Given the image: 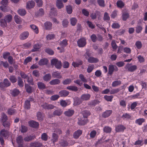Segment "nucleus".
Wrapping results in <instances>:
<instances>
[{
  "mask_svg": "<svg viewBox=\"0 0 147 147\" xmlns=\"http://www.w3.org/2000/svg\"><path fill=\"white\" fill-rule=\"evenodd\" d=\"M25 87L26 92L28 93H30L32 92V87L29 86L28 84H25Z\"/></svg>",
  "mask_w": 147,
  "mask_h": 147,
  "instance_id": "obj_27",
  "label": "nucleus"
},
{
  "mask_svg": "<svg viewBox=\"0 0 147 147\" xmlns=\"http://www.w3.org/2000/svg\"><path fill=\"white\" fill-rule=\"evenodd\" d=\"M59 142L60 146L62 147L67 146H68L69 144V143L67 140L63 139L60 140Z\"/></svg>",
  "mask_w": 147,
  "mask_h": 147,
  "instance_id": "obj_19",
  "label": "nucleus"
},
{
  "mask_svg": "<svg viewBox=\"0 0 147 147\" xmlns=\"http://www.w3.org/2000/svg\"><path fill=\"white\" fill-rule=\"evenodd\" d=\"M90 97V95L88 94L82 95L81 96V98L83 100H87L89 99Z\"/></svg>",
  "mask_w": 147,
  "mask_h": 147,
  "instance_id": "obj_28",
  "label": "nucleus"
},
{
  "mask_svg": "<svg viewBox=\"0 0 147 147\" xmlns=\"http://www.w3.org/2000/svg\"><path fill=\"white\" fill-rule=\"evenodd\" d=\"M70 23L72 26H74L76 24L77 20V19L75 18H72L70 20Z\"/></svg>",
  "mask_w": 147,
  "mask_h": 147,
  "instance_id": "obj_49",
  "label": "nucleus"
},
{
  "mask_svg": "<svg viewBox=\"0 0 147 147\" xmlns=\"http://www.w3.org/2000/svg\"><path fill=\"white\" fill-rule=\"evenodd\" d=\"M36 117L37 119L40 121H42L43 120L44 116L40 112H38L36 113Z\"/></svg>",
  "mask_w": 147,
  "mask_h": 147,
  "instance_id": "obj_16",
  "label": "nucleus"
},
{
  "mask_svg": "<svg viewBox=\"0 0 147 147\" xmlns=\"http://www.w3.org/2000/svg\"><path fill=\"white\" fill-rule=\"evenodd\" d=\"M77 43L79 47H83L86 44V40L84 38H81L78 40Z\"/></svg>",
  "mask_w": 147,
  "mask_h": 147,
  "instance_id": "obj_5",
  "label": "nucleus"
},
{
  "mask_svg": "<svg viewBox=\"0 0 147 147\" xmlns=\"http://www.w3.org/2000/svg\"><path fill=\"white\" fill-rule=\"evenodd\" d=\"M37 85L38 88L40 90H44L46 88V86L43 82H39L37 83Z\"/></svg>",
  "mask_w": 147,
  "mask_h": 147,
  "instance_id": "obj_25",
  "label": "nucleus"
},
{
  "mask_svg": "<svg viewBox=\"0 0 147 147\" xmlns=\"http://www.w3.org/2000/svg\"><path fill=\"white\" fill-rule=\"evenodd\" d=\"M129 14L127 12H124L122 15V19L124 21H126L129 17Z\"/></svg>",
  "mask_w": 147,
  "mask_h": 147,
  "instance_id": "obj_47",
  "label": "nucleus"
},
{
  "mask_svg": "<svg viewBox=\"0 0 147 147\" xmlns=\"http://www.w3.org/2000/svg\"><path fill=\"white\" fill-rule=\"evenodd\" d=\"M30 105L29 101L26 100L25 101L24 106V108L26 109H29L30 108Z\"/></svg>",
  "mask_w": 147,
  "mask_h": 147,
  "instance_id": "obj_50",
  "label": "nucleus"
},
{
  "mask_svg": "<svg viewBox=\"0 0 147 147\" xmlns=\"http://www.w3.org/2000/svg\"><path fill=\"white\" fill-rule=\"evenodd\" d=\"M28 130L27 127L22 125L21 126V127L20 128V130L21 132L22 133H24L26 132Z\"/></svg>",
  "mask_w": 147,
  "mask_h": 147,
  "instance_id": "obj_40",
  "label": "nucleus"
},
{
  "mask_svg": "<svg viewBox=\"0 0 147 147\" xmlns=\"http://www.w3.org/2000/svg\"><path fill=\"white\" fill-rule=\"evenodd\" d=\"M113 97V96L105 95L104 96V98L107 101L111 102Z\"/></svg>",
  "mask_w": 147,
  "mask_h": 147,
  "instance_id": "obj_57",
  "label": "nucleus"
},
{
  "mask_svg": "<svg viewBox=\"0 0 147 147\" xmlns=\"http://www.w3.org/2000/svg\"><path fill=\"white\" fill-rule=\"evenodd\" d=\"M15 22L17 24H20L22 22V19L18 15H16L14 17Z\"/></svg>",
  "mask_w": 147,
  "mask_h": 147,
  "instance_id": "obj_26",
  "label": "nucleus"
},
{
  "mask_svg": "<svg viewBox=\"0 0 147 147\" xmlns=\"http://www.w3.org/2000/svg\"><path fill=\"white\" fill-rule=\"evenodd\" d=\"M16 111L13 108H10L7 110V113L8 114L12 115L15 113Z\"/></svg>",
  "mask_w": 147,
  "mask_h": 147,
  "instance_id": "obj_59",
  "label": "nucleus"
},
{
  "mask_svg": "<svg viewBox=\"0 0 147 147\" xmlns=\"http://www.w3.org/2000/svg\"><path fill=\"white\" fill-rule=\"evenodd\" d=\"M30 146L31 147H40L42 144L39 142H31L30 144Z\"/></svg>",
  "mask_w": 147,
  "mask_h": 147,
  "instance_id": "obj_24",
  "label": "nucleus"
},
{
  "mask_svg": "<svg viewBox=\"0 0 147 147\" xmlns=\"http://www.w3.org/2000/svg\"><path fill=\"white\" fill-rule=\"evenodd\" d=\"M48 60L47 59L43 58L41 59L38 62V64L40 65H43L47 64Z\"/></svg>",
  "mask_w": 147,
  "mask_h": 147,
  "instance_id": "obj_21",
  "label": "nucleus"
},
{
  "mask_svg": "<svg viewBox=\"0 0 147 147\" xmlns=\"http://www.w3.org/2000/svg\"><path fill=\"white\" fill-rule=\"evenodd\" d=\"M121 84V81L116 80L114 81L112 83V86L113 87H115L117 86L120 85Z\"/></svg>",
  "mask_w": 147,
  "mask_h": 147,
  "instance_id": "obj_51",
  "label": "nucleus"
},
{
  "mask_svg": "<svg viewBox=\"0 0 147 147\" xmlns=\"http://www.w3.org/2000/svg\"><path fill=\"white\" fill-rule=\"evenodd\" d=\"M145 121V120L143 118H139L136 120L135 123L139 125H141Z\"/></svg>",
  "mask_w": 147,
  "mask_h": 147,
  "instance_id": "obj_38",
  "label": "nucleus"
},
{
  "mask_svg": "<svg viewBox=\"0 0 147 147\" xmlns=\"http://www.w3.org/2000/svg\"><path fill=\"white\" fill-rule=\"evenodd\" d=\"M143 29L142 26L140 25H137L136 27V32L138 34L141 33Z\"/></svg>",
  "mask_w": 147,
  "mask_h": 147,
  "instance_id": "obj_44",
  "label": "nucleus"
},
{
  "mask_svg": "<svg viewBox=\"0 0 147 147\" xmlns=\"http://www.w3.org/2000/svg\"><path fill=\"white\" fill-rule=\"evenodd\" d=\"M69 92L65 90H61L59 92V95L61 97L67 96L69 94Z\"/></svg>",
  "mask_w": 147,
  "mask_h": 147,
  "instance_id": "obj_20",
  "label": "nucleus"
},
{
  "mask_svg": "<svg viewBox=\"0 0 147 147\" xmlns=\"http://www.w3.org/2000/svg\"><path fill=\"white\" fill-rule=\"evenodd\" d=\"M29 35V32L25 31L22 33L20 35L19 38L21 40H24L26 39Z\"/></svg>",
  "mask_w": 147,
  "mask_h": 147,
  "instance_id": "obj_6",
  "label": "nucleus"
},
{
  "mask_svg": "<svg viewBox=\"0 0 147 147\" xmlns=\"http://www.w3.org/2000/svg\"><path fill=\"white\" fill-rule=\"evenodd\" d=\"M79 78L81 79V80L84 82H87V81L86 78L84 77V76L82 74H80L79 76Z\"/></svg>",
  "mask_w": 147,
  "mask_h": 147,
  "instance_id": "obj_63",
  "label": "nucleus"
},
{
  "mask_svg": "<svg viewBox=\"0 0 147 147\" xmlns=\"http://www.w3.org/2000/svg\"><path fill=\"white\" fill-rule=\"evenodd\" d=\"M12 19V17L11 15L10 14H8L4 18V19L8 22H11Z\"/></svg>",
  "mask_w": 147,
  "mask_h": 147,
  "instance_id": "obj_34",
  "label": "nucleus"
},
{
  "mask_svg": "<svg viewBox=\"0 0 147 147\" xmlns=\"http://www.w3.org/2000/svg\"><path fill=\"white\" fill-rule=\"evenodd\" d=\"M35 5V3L33 1H29L27 3L26 8L30 9L34 7Z\"/></svg>",
  "mask_w": 147,
  "mask_h": 147,
  "instance_id": "obj_10",
  "label": "nucleus"
},
{
  "mask_svg": "<svg viewBox=\"0 0 147 147\" xmlns=\"http://www.w3.org/2000/svg\"><path fill=\"white\" fill-rule=\"evenodd\" d=\"M9 133L7 130L3 129H2L0 131L1 137L7 138L8 136Z\"/></svg>",
  "mask_w": 147,
  "mask_h": 147,
  "instance_id": "obj_9",
  "label": "nucleus"
},
{
  "mask_svg": "<svg viewBox=\"0 0 147 147\" xmlns=\"http://www.w3.org/2000/svg\"><path fill=\"white\" fill-rule=\"evenodd\" d=\"M94 68V66L92 64L88 65L87 69V71L88 73H90L93 70Z\"/></svg>",
  "mask_w": 147,
  "mask_h": 147,
  "instance_id": "obj_56",
  "label": "nucleus"
},
{
  "mask_svg": "<svg viewBox=\"0 0 147 147\" xmlns=\"http://www.w3.org/2000/svg\"><path fill=\"white\" fill-rule=\"evenodd\" d=\"M66 9L68 14H70L72 12V7L70 5H68L66 6Z\"/></svg>",
  "mask_w": 147,
  "mask_h": 147,
  "instance_id": "obj_37",
  "label": "nucleus"
},
{
  "mask_svg": "<svg viewBox=\"0 0 147 147\" xmlns=\"http://www.w3.org/2000/svg\"><path fill=\"white\" fill-rule=\"evenodd\" d=\"M58 136L56 133H53L52 134L51 141L53 144L58 141Z\"/></svg>",
  "mask_w": 147,
  "mask_h": 147,
  "instance_id": "obj_22",
  "label": "nucleus"
},
{
  "mask_svg": "<svg viewBox=\"0 0 147 147\" xmlns=\"http://www.w3.org/2000/svg\"><path fill=\"white\" fill-rule=\"evenodd\" d=\"M99 61L98 59L96 58L93 57H89L88 59V62L90 63H96Z\"/></svg>",
  "mask_w": 147,
  "mask_h": 147,
  "instance_id": "obj_14",
  "label": "nucleus"
},
{
  "mask_svg": "<svg viewBox=\"0 0 147 147\" xmlns=\"http://www.w3.org/2000/svg\"><path fill=\"white\" fill-rule=\"evenodd\" d=\"M122 117L123 119L127 120L130 119L131 117V116L129 114L125 113L122 115Z\"/></svg>",
  "mask_w": 147,
  "mask_h": 147,
  "instance_id": "obj_54",
  "label": "nucleus"
},
{
  "mask_svg": "<svg viewBox=\"0 0 147 147\" xmlns=\"http://www.w3.org/2000/svg\"><path fill=\"white\" fill-rule=\"evenodd\" d=\"M114 71V65H109V67L108 74L112 75Z\"/></svg>",
  "mask_w": 147,
  "mask_h": 147,
  "instance_id": "obj_48",
  "label": "nucleus"
},
{
  "mask_svg": "<svg viewBox=\"0 0 147 147\" xmlns=\"http://www.w3.org/2000/svg\"><path fill=\"white\" fill-rule=\"evenodd\" d=\"M125 129V127L123 125H119L116 126L115 131L118 132H123Z\"/></svg>",
  "mask_w": 147,
  "mask_h": 147,
  "instance_id": "obj_12",
  "label": "nucleus"
},
{
  "mask_svg": "<svg viewBox=\"0 0 147 147\" xmlns=\"http://www.w3.org/2000/svg\"><path fill=\"white\" fill-rule=\"evenodd\" d=\"M59 45L63 47H64L67 45V41L66 39H64L59 43Z\"/></svg>",
  "mask_w": 147,
  "mask_h": 147,
  "instance_id": "obj_52",
  "label": "nucleus"
},
{
  "mask_svg": "<svg viewBox=\"0 0 147 147\" xmlns=\"http://www.w3.org/2000/svg\"><path fill=\"white\" fill-rule=\"evenodd\" d=\"M97 3L100 7H104L105 6L104 0H98Z\"/></svg>",
  "mask_w": 147,
  "mask_h": 147,
  "instance_id": "obj_62",
  "label": "nucleus"
},
{
  "mask_svg": "<svg viewBox=\"0 0 147 147\" xmlns=\"http://www.w3.org/2000/svg\"><path fill=\"white\" fill-rule=\"evenodd\" d=\"M82 113L84 118H86L90 114V112L87 110H85L82 111Z\"/></svg>",
  "mask_w": 147,
  "mask_h": 147,
  "instance_id": "obj_43",
  "label": "nucleus"
},
{
  "mask_svg": "<svg viewBox=\"0 0 147 147\" xmlns=\"http://www.w3.org/2000/svg\"><path fill=\"white\" fill-rule=\"evenodd\" d=\"M18 86L20 87L24 86V82L22 79L20 77H18Z\"/></svg>",
  "mask_w": 147,
  "mask_h": 147,
  "instance_id": "obj_31",
  "label": "nucleus"
},
{
  "mask_svg": "<svg viewBox=\"0 0 147 147\" xmlns=\"http://www.w3.org/2000/svg\"><path fill=\"white\" fill-rule=\"evenodd\" d=\"M20 93V91L17 89H14L11 92V94L13 96H17Z\"/></svg>",
  "mask_w": 147,
  "mask_h": 147,
  "instance_id": "obj_29",
  "label": "nucleus"
},
{
  "mask_svg": "<svg viewBox=\"0 0 147 147\" xmlns=\"http://www.w3.org/2000/svg\"><path fill=\"white\" fill-rule=\"evenodd\" d=\"M48 136L46 133H43L41 135V138L43 141H47L48 140Z\"/></svg>",
  "mask_w": 147,
  "mask_h": 147,
  "instance_id": "obj_58",
  "label": "nucleus"
},
{
  "mask_svg": "<svg viewBox=\"0 0 147 147\" xmlns=\"http://www.w3.org/2000/svg\"><path fill=\"white\" fill-rule=\"evenodd\" d=\"M82 61H80L78 62H73L72 65L75 67H78L79 65H82Z\"/></svg>",
  "mask_w": 147,
  "mask_h": 147,
  "instance_id": "obj_53",
  "label": "nucleus"
},
{
  "mask_svg": "<svg viewBox=\"0 0 147 147\" xmlns=\"http://www.w3.org/2000/svg\"><path fill=\"white\" fill-rule=\"evenodd\" d=\"M9 79L12 83H16L17 81V79L16 77L14 75L10 76Z\"/></svg>",
  "mask_w": 147,
  "mask_h": 147,
  "instance_id": "obj_39",
  "label": "nucleus"
},
{
  "mask_svg": "<svg viewBox=\"0 0 147 147\" xmlns=\"http://www.w3.org/2000/svg\"><path fill=\"white\" fill-rule=\"evenodd\" d=\"M51 64L52 65H54L57 69H59L61 67V62L57 59H54L51 60Z\"/></svg>",
  "mask_w": 147,
  "mask_h": 147,
  "instance_id": "obj_1",
  "label": "nucleus"
},
{
  "mask_svg": "<svg viewBox=\"0 0 147 147\" xmlns=\"http://www.w3.org/2000/svg\"><path fill=\"white\" fill-rule=\"evenodd\" d=\"M74 112L73 109H69L64 112V114L67 116L71 117L74 114Z\"/></svg>",
  "mask_w": 147,
  "mask_h": 147,
  "instance_id": "obj_17",
  "label": "nucleus"
},
{
  "mask_svg": "<svg viewBox=\"0 0 147 147\" xmlns=\"http://www.w3.org/2000/svg\"><path fill=\"white\" fill-rule=\"evenodd\" d=\"M7 115L4 113L1 114V120L2 122L7 121Z\"/></svg>",
  "mask_w": 147,
  "mask_h": 147,
  "instance_id": "obj_36",
  "label": "nucleus"
},
{
  "mask_svg": "<svg viewBox=\"0 0 147 147\" xmlns=\"http://www.w3.org/2000/svg\"><path fill=\"white\" fill-rule=\"evenodd\" d=\"M126 70L130 72H133L137 69V67L136 65H131V64L128 63L125 67Z\"/></svg>",
  "mask_w": 147,
  "mask_h": 147,
  "instance_id": "obj_3",
  "label": "nucleus"
},
{
  "mask_svg": "<svg viewBox=\"0 0 147 147\" xmlns=\"http://www.w3.org/2000/svg\"><path fill=\"white\" fill-rule=\"evenodd\" d=\"M44 25L45 29L46 30H49L52 29V23L50 22H46L44 23Z\"/></svg>",
  "mask_w": 147,
  "mask_h": 147,
  "instance_id": "obj_18",
  "label": "nucleus"
},
{
  "mask_svg": "<svg viewBox=\"0 0 147 147\" xmlns=\"http://www.w3.org/2000/svg\"><path fill=\"white\" fill-rule=\"evenodd\" d=\"M117 7L122 8L124 6V3L121 1H119L117 2Z\"/></svg>",
  "mask_w": 147,
  "mask_h": 147,
  "instance_id": "obj_64",
  "label": "nucleus"
},
{
  "mask_svg": "<svg viewBox=\"0 0 147 147\" xmlns=\"http://www.w3.org/2000/svg\"><path fill=\"white\" fill-rule=\"evenodd\" d=\"M0 23L1 26L3 28L6 27L7 26V22L4 19L0 20Z\"/></svg>",
  "mask_w": 147,
  "mask_h": 147,
  "instance_id": "obj_41",
  "label": "nucleus"
},
{
  "mask_svg": "<svg viewBox=\"0 0 147 147\" xmlns=\"http://www.w3.org/2000/svg\"><path fill=\"white\" fill-rule=\"evenodd\" d=\"M111 129V128L109 126H105L103 129L104 131L107 133H110Z\"/></svg>",
  "mask_w": 147,
  "mask_h": 147,
  "instance_id": "obj_60",
  "label": "nucleus"
},
{
  "mask_svg": "<svg viewBox=\"0 0 147 147\" xmlns=\"http://www.w3.org/2000/svg\"><path fill=\"white\" fill-rule=\"evenodd\" d=\"M62 113V111L60 109L55 110L53 112V115L55 116H59L61 115Z\"/></svg>",
  "mask_w": 147,
  "mask_h": 147,
  "instance_id": "obj_32",
  "label": "nucleus"
},
{
  "mask_svg": "<svg viewBox=\"0 0 147 147\" xmlns=\"http://www.w3.org/2000/svg\"><path fill=\"white\" fill-rule=\"evenodd\" d=\"M28 123L29 126L33 128H37L39 125V124L38 122L33 120L29 121Z\"/></svg>",
  "mask_w": 147,
  "mask_h": 147,
  "instance_id": "obj_7",
  "label": "nucleus"
},
{
  "mask_svg": "<svg viewBox=\"0 0 147 147\" xmlns=\"http://www.w3.org/2000/svg\"><path fill=\"white\" fill-rule=\"evenodd\" d=\"M82 133V130L78 129L74 132L73 134V137L74 139H78Z\"/></svg>",
  "mask_w": 147,
  "mask_h": 147,
  "instance_id": "obj_8",
  "label": "nucleus"
},
{
  "mask_svg": "<svg viewBox=\"0 0 147 147\" xmlns=\"http://www.w3.org/2000/svg\"><path fill=\"white\" fill-rule=\"evenodd\" d=\"M40 46L38 43L35 44L33 46V48L32 49V52H35L37 51L38 49H40Z\"/></svg>",
  "mask_w": 147,
  "mask_h": 147,
  "instance_id": "obj_46",
  "label": "nucleus"
},
{
  "mask_svg": "<svg viewBox=\"0 0 147 147\" xmlns=\"http://www.w3.org/2000/svg\"><path fill=\"white\" fill-rule=\"evenodd\" d=\"M67 89L69 90L76 91L78 90V87L76 86H70L67 87Z\"/></svg>",
  "mask_w": 147,
  "mask_h": 147,
  "instance_id": "obj_42",
  "label": "nucleus"
},
{
  "mask_svg": "<svg viewBox=\"0 0 147 147\" xmlns=\"http://www.w3.org/2000/svg\"><path fill=\"white\" fill-rule=\"evenodd\" d=\"M35 138V136L30 135L25 137L24 140L25 142H28L33 140Z\"/></svg>",
  "mask_w": 147,
  "mask_h": 147,
  "instance_id": "obj_15",
  "label": "nucleus"
},
{
  "mask_svg": "<svg viewBox=\"0 0 147 147\" xmlns=\"http://www.w3.org/2000/svg\"><path fill=\"white\" fill-rule=\"evenodd\" d=\"M112 113L111 110H106L103 113L102 116V117L106 118L109 117Z\"/></svg>",
  "mask_w": 147,
  "mask_h": 147,
  "instance_id": "obj_11",
  "label": "nucleus"
},
{
  "mask_svg": "<svg viewBox=\"0 0 147 147\" xmlns=\"http://www.w3.org/2000/svg\"><path fill=\"white\" fill-rule=\"evenodd\" d=\"M18 13L20 15L23 16L26 14V12L25 9H21L18 10Z\"/></svg>",
  "mask_w": 147,
  "mask_h": 147,
  "instance_id": "obj_33",
  "label": "nucleus"
},
{
  "mask_svg": "<svg viewBox=\"0 0 147 147\" xmlns=\"http://www.w3.org/2000/svg\"><path fill=\"white\" fill-rule=\"evenodd\" d=\"M16 141L18 145V147H23L24 140L21 136H18L16 139Z\"/></svg>",
  "mask_w": 147,
  "mask_h": 147,
  "instance_id": "obj_4",
  "label": "nucleus"
},
{
  "mask_svg": "<svg viewBox=\"0 0 147 147\" xmlns=\"http://www.w3.org/2000/svg\"><path fill=\"white\" fill-rule=\"evenodd\" d=\"M56 6L59 9H60L64 7V5L61 0H57L56 2Z\"/></svg>",
  "mask_w": 147,
  "mask_h": 147,
  "instance_id": "obj_13",
  "label": "nucleus"
},
{
  "mask_svg": "<svg viewBox=\"0 0 147 147\" xmlns=\"http://www.w3.org/2000/svg\"><path fill=\"white\" fill-rule=\"evenodd\" d=\"M11 83L7 79H5L3 82L0 83V87L1 89H3L4 88L10 86Z\"/></svg>",
  "mask_w": 147,
  "mask_h": 147,
  "instance_id": "obj_2",
  "label": "nucleus"
},
{
  "mask_svg": "<svg viewBox=\"0 0 147 147\" xmlns=\"http://www.w3.org/2000/svg\"><path fill=\"white\" fill-rule=\"evenodd\" d=\"M71 82L72 80L71 79H70L67 78L63 81L62 83L64 85H67L71 83Z\"/></svg>",
  "mask_w": 147,
  "mask_h": 147,
  "instance_id": "obj_61",
  "label": "nucleus"
},
{
  "mask_svg": "<svg viewBox=\"0 0 147 147\" xmlns=\"http://www.w3.org/2000/svg\"><path fill=\"white\" fill-rule=\"evenodd\" d=\"M60 83V80L58 79H53L49 82L51 85H53L59 84Z\"/></svg>",
  "mask_w": 147,
  "mask_h": 147,
  "instance_id": "obj_23",
  "label": "nucleus"
},
{
  "mask_svg": "<svg viewBox=\"0 0 147 147\" xmlns=\"http://www.w3.org/2000/svg\"><path fill=\"white\" fill-rule=\"evenodd\" d=\"M52 76L54 78H57L59 79L62 78V76L60 75V73L58 72L57 71H55L52 73Z\"/></svg>",
  "mask_w": 147,
  "mask_h": 147,
  "instance_id": "obj_30",
  "label": "nucleus"
},
{
  "mask_svg": "<svg viewBox=\"0 0 147 147\" xmlns=\"http://www.w3.org/2000/svg\"><path fill=\"white\" fill-rule=\"evenodd\" d=\"M51 78V75L50 74H47L43 77V80L46 81H49Z\"/></svg>",
  "mask_w": 147,
  "mask_h": 147,
  "instance_id": "obj_45",
  "label": "nucleus"
},
{
  "mask_svg": "<svg viewBox=\"0 0 147 147\" xmlns=\"http://www.w3.org/2000/svg\"><path fill=\"white\" fill-rule=\"evenodd\" d=\"M30 28L33 30L36 33L38 34V28L34 24L31 25L30 26Z\"/></svg>",
  "mask_w": 147,
  "mask_h": 147,
  "instance_id": "obj_55",
  "label": "nucleus"
},
{
  "mask_svg": "<svg viewBox=\"0 0 147 147\" xmlns=\"http://www.w3.org/2000/svg\"><path fill=\"white\" fill-rule=\"evenodd\" d=\"M87 122V119H85L84 120L81 119L79 120L78 122V124L80 125H85Z\"/></svg>",
  "mask_w": 147,
  "mask_h": 147,
  "instance_id": "obj_35",
  "label": "nucleus"
}]
</instances>
